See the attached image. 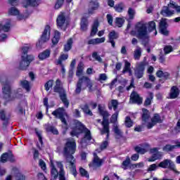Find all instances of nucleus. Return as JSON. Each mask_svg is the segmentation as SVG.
<instances>
[{
	"instance_id": "1",
	"label": "nucleus",
	"mask_w": 180,
	"mask_h": 180,
	"mask_svg": "<svg viewBox=\"0 0 180 180\" xmlns=\"http://www.w3.org/2000/svg\"><path fill=\"white\" fill-rule=\"evenodd\" d=\"M0 84L1 85L2 96L6 102H11V101H13L15 98H20V96H22L23 91L22 89H18L15 96L12 95L11 82L8 80L6 77H1L0 78Z\"/></svg>"
},
{
	"instance_id": "2",
	"label": "nucleus",
	"mask_w": 180,
	"mask_h": 180,
	"mask_svg": "<svg viewBox=\"0 0 180 180\" xmlns=\"http://www.w3.org/2000/svg\"><path fill=\"white\" fill-rule=\"evenodd\" d=\"M98 112L100 116H102L103 121L101 122V125L103 128L101 129V134L103 136V134H106L105 140L108 141L109 140V136L110 134V122H109V112L105 110V108L101 105H98Z\"/></svg>"
},
{
	"instance_id": "3",
	"label": "nucleus",
	"mask_w": 180,
	"mask_h": 180,
	"mask_svg": "<svg viewBox=\"0 0 180 180\" xmlns=\"http://www.w3.org/2000/svg\"><path fill=\"white\" fill-rule=\"evenodd\" d=\"M75 151H77V142L67 139L63 148V155L68 161H75V158H74Z\"/></svg>"
},
{
	"instance_id": "4",
	"label": "nucleus",
	"mask_w": 180,
	"mask_h": 180,
	"mask_svg": "<svg viewBox=\"0 0 180 180\" xmlns=\"http://www.w3.org/2000/svg\"><path fill=\"white\" fill-rule=\"evenodd\" d=\"M140 25H136V37L137 39L142 40V44L146 47L148 44V32L147 26L144 23L139 22Z\"/></svg>"
},
{
	"instance_id": "5",
	"label": "nucleus",
	"mask_w": 180,
	"mask_h": 180,
	"mask_svg": "<svg viewBox=\"0 0 180 180\" xmlns=\"http://www.w3.org/2000/svg\"><path fill=\"white\" fill-rule=\"evenodd\" d=\"M60 84L61 81L58 79L56 82V85L53 86V92H55V94H58L60 101H62L65 108H68V106H70V101H68V99L67 98L65 89H64V87H63Z\"/></svg>"
},
{
	"instance_id": "6",
	"label": "nucleus",
	"mask_w": 180,
	"mask_h": 180,
	"mask_svg": "<svg viewBox=\"0 0 180 180\" xmlns=\"http://www.w3.org/2000/svg\"><path fill=\"white\" fill-rule=\"evenodd\" d=\"M32 49L30 44H25L23 46V70H27L30 63L34 61V56L33 54H27L29 51Z\"/></svg>"
},
{
	"instance_id": "7",
	"label": "nucleus",
	"mask_w": 180,
	"mask_h": 180,
	"mask_svg": "<svg viewBox=\"0 0 180 180\" xmlns=\"http://www.w3.org/2000/svg\"><path fill=\"white\" fill-rule=\"evenodd\" d=\"M90 82L91 79L86 76H83L79 78L76 84L75 93L77 95H79V94H81V91L86 89V86H90V88H92V84H90Z\"/></svg>"
},
{
	"instance_id": "8",
	"label": "nucleus",
	"mask_w": 180,
	"mask_h": 180,
	"mask_svg": "<svg viewBox=\"0 0 180 180\" xmlns=\"http://www.w3.org/2000/svg\"><path fill=\"white\" fill-rule=\"evenodd\" d=\"M51 32V27H50L49 25H46L44 27V31L42 32V34L39 39L38 42H37L36 46L37 47H39V49H41L43 47V44L44 43H47L49 40H50V34Z\"/></svg>"
},
{
	"instance_id": "9",
	"label": "nucleus",
	"mask_w": 180,
	"mask_h": 180,
	"mask_svg": "<svg viewBox=\"0 0 180 180\" xmlns=\"http://www.w3.org/2000/svg\"><path fill=\"white\" fill-rule=\"evenodd\" d=\"M56 26L58 29H61L65 32L68 26V22L67 21V18L65 17V13L60 12L56 18Z\"/></svg>"
},
{
	"instance_id": "10",
	"label": "nucleus",
	"mask_w": 180,
	"mask_h": 180,
	"mask_svg": "<svg viewBox=\"0 0 180 180\" xmlns=\"http://www.w3.org/2000/svg\"><path fill=\"white\" fill-rule=\"evenodd\" d=\"M51 115H53V116H55L56 119H60L61 122L65 124V126H68L67 120H65V109H64V108H58L52 112Z\"/></svg>"
},
{
	"instance_id": "11",
	"label": "nucleus",
	"mask_w": 180,
	"mask_h": 180,
	"mask_svg": "<svg viewBox=\"0 0 180 180\" xmlns=\"http://www.w3.org/2000/svg\"><path fill=\"white\" fill-rule=\"evenodd\" d=\"M93 155V160L89 164V167L90 168H94V169H96V168H101V167L103 165V162H105V160H103V159H100L99 156H98V154L96 153H94Z\"/></svg>"
},
{
	"instance_id": "12",
	"label": "nucleus",
	"mask_w": 180,
	"mask_h": 180,
	"mask_svg": "<svg viewBox=\"0 0 180 180\" xmlns=\"http://www.w3.org/2000/svg\"><path fill=\"white\" fill-rule=\"evenodd\" d=\"M12 21L11 20H6V24L4 25H2L1 23H0V32L1 30H4V32H9L11 30V25ZM8 39V36L6 34H0V41H6Z\"/></svg>"
},
{
	"instance_id": "13",
	"label": "nucleus",
	"mask_w": 180,
	"mask_h": 180,
	"mask_svg": "<svg viewBox=\"0 0 180 180\" xmlns=\"http://www.w3.org/2000/svg\"><path fill=\"white\" fill-rule=\"evenodd\" d=\"M88 128L84 125L82 122H79L78 126L74 127L72 131H70V135L72 137H78L79 134H82V133H84Z\"/></svg>"
},
{
	"instance_id": "14",
	"label": "nucleus",
	"mask_w": 180,
	"mask_h": 180,
	"mask_svg": "<svg viewBox=\"0 0 180 180\" xmlns=\"http://www.w3.org/2000/svg\"><path fill=\"white\" fill-rule=\"evenodd\" d=\"M146 65H147V63H146V62H141L136 67V70H135V77L138 79H140V78H143V76L144 75V71H146Z\"/></svg>"
},
{
	"instance_id": "15",
	"label": "nucleus",
	"mask_w": 180,
	"mask_h": 180,
	"mask_svg": "<svg viewBox=\"0 0 180 180\" xmlns=\"http://www.w3.org/2000/svg\"><path fill=\"white\" fill-rule=\"evenodd\" d=\"M158 123H162V120L161 119L160 114L155 113L153 117L151 118V122L147 123L146 127L150 130V129H153Z\"/></svg>"
},
{
	"instance_id": "16",
	"label": "nucleus",
	"mask_w": 180,
	"mask_h": 180,
	"mask_svg": "<svg viewBox=\"0 0 180 180\" xmlns=\"http://www.w3.org/2000/svg\"><path fill=\"white\" fill-rule=\"evenodd\" d=\"M168 27V22H167V18H162L159 23V29L162 34L165 36H168L169 32L167 30Z\"/></svg>"
},
{
	"instance_id": "17",
	"label": "nucleus",
	"mask_w": 180,
	"mask_h": 180,
	"mask_svg": "<svg viewBox=\"0 0 180 180\" xmlns=\"http://www.w3.org/2000/svg\"><path fill=\"white\" fill-rule=\"evenodd\" d=\"M130 101H131L132 103L141 105V103H143V97L140 96V94L136 91H133L130 96Z\"/></svg>"
},
{
	"instance_id": "18",
	"label": "nucleus",
	"mask_w": 180,
	"mask_h": 180,
	"mask_svg": "<svg viewBox=\"0 0 180 180\" xmlns=\"http://www.w3.org/2000/svg\"><path fill=\"white\" fill-rule=\"evenodd\" d=\"M99 6L100 5L98 1H90L89 4L88 14L94 15V13H95V11H98V9H99Z\"/></svg>"
},
{
	"instance_id": "19",
	"label": "nucleus",
	"mask_w": 180,
	"mask_h": 180,
	"mask_svg": "<svg viewBox=\"0 0 180 180\" xmlns=\"http://www.w3.org/2000/svg\"><path fill=\"white\" fill-rule=\"evenodd\" d=\"M179 94L180 90L177 86H172L169 93V99H176L179 96Z\"/></svg>"
},
{
	"instance_id": "20",
	"label": "nucleus",
	"mask_w": 180,
	"mask_h": 180,
	"mask_svg": "<svg viewBox=\"0 0 180 180\" xmlns=\"http://www.w3.org/2000/svg\"><path fill=\"white\" fill-rule=\"evenodd\" d=\"M51 54V51H50V49H46L44 51L39 53L38 58L39 61H44V60H47V58H50Z\"/></svg>"
},
{
	"instance_id": "21",
	"label": "nucleus",
	"mask_w": 180,
	"mask_h": 180,
	"mask_svg": "<svg viewBox=\"0 0 180 180\" xmlns=\"http://www.w3.org/2000/svg\"><path fill=\"white\" fill-rule=\"evenodd\" d=\"M84 133V136L82 138V143L86 144L88 141H91L92 140V134L91 133V130L89 129H86Z\"/></svg>"
},
{
	"instance_id": "22",
	"label": "nucleus",
	"mask_w": 180,
	"mask_h": 180,
	"mask_svg": "<svg viewBox=\"0 0 180 180\" xmlns=\"http://www.w3.org/2000/svg\"><path fill=\"white\" fill-rule=\"evenodd\" d=\"M160 168H170L172 169L174 167V163L170 160L166 159L160 162L158 165Z\"/></svg>"
},
{
	"instance_id": "23",
	"label": "nucleus",
	"mask_w": 180,
	"mask_h": 180,
	"mask_svg": "<svg viewBox=\"0 0 180 180\" xmlns=\"http://www.w3.org/2000/svg\"><path fill=\"white\" fill-rule=\"evenodd\" d=\"M50 162L51 175L53 176V179H57V178H58V170L56 168V165H54V162L53 160H51Z\"/></svg>"
},
{
	"instance_id": "24",
	"label": "nucleus",
	"mask_w": 180,
	"mask_h": 180,
	"mask_svg": "<svg viewBox=\"0 0 180 180\" xmlns=\"http://www.w3.org/2000/svg\"><path fill=\"white\" fill-rule=\"evenodd\" d=\"M1 162H6V161H11L13 162L15 159L13 158V155L11 153H5L1 157Z\"/></svg>"
},
{
	"instance_id": "25",
	"label": "nucleus",
	"mask_w": 180,
	"mask_h": 180,
	"mask_svg": "<svg viewBox=\"0 0 180 180\" xmlns=\"http://www.w3.org/2000/svg\"><path fill=\"white\" fill-rule=\"evenodd\" d=\"M80 30L82 32H86L88 30V18L82 17L80 22Z\"/></svg>"
},
{
	"instance_id": "26",
	"label": "nucleus",
	"mask_w": 180,
	"mask_h": 180,
	"mask_svg": "<svg viewBox=\"0 0 180 180\" xmlns=\"http://www.w3.org/2000/svg\"><path fill=\"white\" fill-rule=\"evenodd\" d=\"M142 122L147 123L150 120V111L147 108H142Z\"/></svg>"
},
{
	"instance_id": "27",
	"label": "nucleus",
	"mask_w": 180,
	"mask_h": 180,
	"mask_svg": "<svg viewBox=\"0 0 180 180\" xmlns=\"http://www.w3.org/2000/svg\"><path fill=\"white\" fill-rule=\"evenodd\" d=\"M81 109L84 115H86L87 116H94V113H92V111L91 109H89V103H85L84 105H82Z\"/></svg>"
},
{
	"instance_id": "28",
	"label": "nucleus",
	"mask_w": 180,
	"mask_h": 180,
	"mask_svg": "<svg viewBox=\"0 0 180 180\" xmlns=\"http://www.w3.org/2000/svg\"><path fill=\"white\" fill-rule=\"evenodd\" d=\"M39 4L40 0H26L24 8H27V6H32V8H34L39 6Z\"/></svg>"
},
{
	"instance_id": "29",
	"label": "nucleus",
	"mask_w": 180,
	"mask_h": 180,
	"mask_svg": "<svg viewBox=\"0 0 180 180\" xmlns=\"http://www.w3.org/2000/svg\"><path fill=\"white\" fill-rule=\"evenodd\" d=\"M74 43V41L72 40V38H70L68 39L67 43L64 45L63 51L65 53H68L71 49H72V44Z\"/></svg>"
},
{
	"instance_id": "30",
	"label": "nucleus",
	"mask_w": 180,
	"mask_h": 180,
	"mask_svg": "<svg viewBox=\"0 0 180 180\" xmlns=\"http://www.w3.org/2000/svg\"><path fill=\"white\" fill-rule=\"evenodd\" d=\"M154 99V94L153 92H149L148 96L146 97L145 101H144V106H150L151 105L153 100Z\"/></svg>"
},
{
	"instance_id": "31",
	"label": "nucleus",
	"mask_w": 180,
	"mask_h": 180,
	"mask_svg": "<svg viewBox=\"0 0 180 180\" xmlns=\"http://www.w3.org/2000/svg\"><path fill=\"white\" fill-rule=\"evenodd\" d=\"M98 27H99V21L96 20L94 21L92 27H91V36L94 37L95 34L98 33Z\"/></svg>"
},
{
	"instance_id": "32",
	"label": "nucleus",
	"mask_w": 180,
	"mask_h": 180,
	"mask_svg": "<svg viewBox=\"0 0 180 180\" xmlns=\"http://www.w3.org/2000/svg\"><path fill=\"white\" fill-rule=\"evenodd\" d=\"M60 37H61V33L56 30L54 32V36L52 38V43L54 46H56V44H58V41H60Z\"/></svg>"
},
{
	"instance_id": "33",
	"label": "nucleus",
	"mask_w": 180,
	"mask_h": 180,
	"mask_svg": "<svg viewBox=\"0 0 180 180\" xmlns=\"http://www.w3.org/2000/svg\"><path fill=\"white\" fill-rule=\"evenodd\" d=\"M108 109L109 110H117V106H119V101L117 100L112 99L111 100V103H109L108 105Z\"/></svg>"
},
{
	"instance_id": "34",
	"label": "nucleus",
	"mask_w": 180,
	"mask_h": 180,
	"mask_svg": "<svg viewBox=\"0 0 180 180\" xmlns=\"http://www.w3.org/2000/svg\"><path fill=\"white\" fill-rule=\"evenodd\" d=\"M148 30L149 32H154L155 30V35H157V25L154 21H150L148 25Z\"/></svg>"
},
{
	"instance_id": "35",
	"label": "nucleus",
	"mask_w": 180,
	"mask_h": 180,
	"mask_svg": "<svg viewBox=\"0 0 180 180\" xmlns=\"http://www.w3.org/2000/svg\"><path fill=\"white\" fill-rule=\"evenodd\" d=\"M32 86H33V84L30 82L23 80V89L26 91V92H30L32 91Z\"/></svg>"
},
{
	"instance_id": "36",
	"label": "nucleus",
	"mask_w": 180,
	"mask_h": 180,
	"mask_svg": "<svg viewBox=\"0 0 180 180\" xmlns=\"http://www.w3.org/2000/svg\"><path fill=\"white\" fill-rule=\"evenodd\" d=\"M46 131L48 133H52V134H55L56 136H58V130L56 127L51 125L46 127Z\"/></svg>"
},
{
	"instance_id": "37",
	"label": "nucleus",
	"mask_w": 180,
	"mask_h": 180,
	"mask_svg": "<svg viewBox=\"0 0 180 180\" xmlns=\"http://www.w3.org/2000/svg\"><path fill=\"white\" fill-rule=\"evenodd\" d=\"M65 60H68V53H63L61 54L58 60L57 61V65H62L63 62L65 61Z\"/></svg>"
},
{
	"instance_id": "38",
	"label": "nucleus",
	"mask_w": 180,
	"mask_h": 180,
	"mask_svg": "<svg viewBox=\"0 0 180 180\" xmlns=\"http://www.w3.org/2000/svg\"><path fill=\"white\" fill-rule=\"evenodd\" d=\"M68 162L70 164V166L72 167V174L75 176V178H77V176L78 175V172H77V167L75 166V160H68Z\"/></svg>"
},
{
	"instance_id": "39",
	"label": "nucleus",
	"mask_w": 180,
	"mask_h": 180,
	"mask_svg": "<svg viewBox=\"0 0 180 180\" xmlns=\"http://www.w3.org/2000/svg\"><path fill=\"white\" fill-rule=\"evenodd\" d=\"M114 9L115 12H117L118 13H122V12L124 11V4L122 2L119 3L114 6Z\"/></svg>"
},
{
	"instance_id": "40",
	"label": "nucleus",
	"mask_w": 180,
	"mask_h": 180,
	"mask_svg": "<svg viewBox=\"0 0 180 180\" xmlns=\"http://www.w3.org/2000/svg\"><path fill=\"white\" fill-rule=\"evenodd\" d=\"M124 124H125V127H127V129H130V127H133V120H131V118L130 117V116H127L125 117V121H124Z\"/></svg>"
},
{
	"instance_id": "41",
	"label": "nucleus",
	"mask_w": 180,
	"mask_h": 180,
	"mask_svg": "<svg viewBox=\"0 0 180 180\" xmlns=\"http://www.w3.org/2000/svg\"><path fill=\"white\" fill-rule=\"evenodd\" d=\"M114 133L116 134L115 139H123V132L119 129V127L115 126L114 127Z\"/></svg>"
},
{
	"instance_id": "42",
	"label": "nucleus",
	"mask_w": 180,
	"mask_h": 180,
	"mask_svg": "<svg viewBox=\"0 0 180 180\" xmlns=\"http://www.w3.org/2000/svg\"><path fill=\"white\" fill-rule=\"evenodd\" d=\"M134 151H136V153H137V154H141V155H143V154H146V153H147V149L144 148H141L139 146H136L134 147Z\"/></svg>"
},
{
	"instance_id": "43",
	"label": "nucleus",
	"mask_w": 180,
	"mask_h": 180,
	"mask_svg": "<svg viewBox=\"0 0 180 180\" xmlns=\"http://www.w3.org/2000/svg\"><path fill=\"white\" fill-rule=\"evenodd\" d=\"M127 13H128V15H129V20H133V19H134V16H136V10H134L131 7H129L128 8Z\"/></svg>"
},
{
	"instance_id": "44",
	"label": "nucleus",
	"mask_w": 180,
	"mask_h": 180,
	"mask_svg": "<svg viewBox=\"0 0 180 180\" xmlns=\"http://www.w3.org/2000/svg\"><path fill=\"white\" fill-rule=\"evenodd\" d=\"M119 39V34L116 33V31L112 30L108 34V40H116Z\"/></svg>"
},
{
	"instance_id": "45",
	"label": "nucleus",
	"mask_w": 180,
	"mask_h": 180,
	"mask_svg": "<svg viewBox=\"0 0 180 180\" xmlns=\"http://www.w3.org/2000/svg\"><path fill=\"white\" fill-rule=\"evenodd\" d=\"M131 164V161L130 160V158L127 156L126 160H124L122 163L123 169H127L129 165Z\"/></svg>"
},
{
	"instance_id": "46",
	"label": "nucleus",
	"mask_w": 180,
	"mask_h": 180,
	"mask_svg": "<svg viewBox=\"0 0 180 180\" xmlns=\"http://www.w3.org/2000/svg\"><path fill=\"white\" fill-rule=\"evenodd\" d=\"M141 57V48L138 46V49L134 51V58L135 60H140Z\"/></svg>"
},
{
	"instance_id": "47",
	"label": "nucleus",
	"mask_w": 180,
	"mask_h": 180,
	"mask_svg": "<svg viewBox=\"0 0 180 180\" xmlns=\"http://www.w3.org/2000/svg\"><path fill=\"white\" fill-rule=\"evenodd\" d=\"M8 14L11 15L12 16H18L19 15V10L15 7H11L8 10Z\"/></svg>"
},
{
	"instance_id": "48",
	"label": "nucleus",
	"mask_w": 180,
	"mask_h": 180,
	"mask_svg": "<svg viewBox=\"0 0 180 180\" xmlns=\"http://www.w3.org/2000/svg\"><path fill=\"white\" fill-rule=\"evenodd\" d=\"M34 131H35V134L37 135V136L39 139V141L41 146H43V144H44V143H43V136H41L42 131H38L37 129H35Z\"/></svg>"
},
{
	"instance_id": "49",
	"label": "nucleus",
	"mask_w": 180,
	"mask_h": 180,
	"mask_svg": "<svg viewBox=\"0 0 180 180\" xmlns=\"http://www.w3.org/2000/svg\"><path fill=\"white\" fill-rule=\"evenodd\" d=\"M163 151H167V153H169L172 151L173 150H175V146L174 145H171V144H166L163 148H162Z\"/></svg>"
},
{
	"instance_id": "50",
	"label": "nucleus",
	"mask_w": 180,
	"mask_h": 180,
	"mask_svg": "<svg viewBox=\"0 0 180 180\" xmlns=\"http://www.w3.org/2000/svg\"><path fill=\"white\" fill-rule=\"evenodd\" d=\"M79 172L81 176H83L85 178H89V174H88V171H86L83 167H79Z\"/></svg>"
},
{
	"instance_id": "51",
	"label": "nucleus",
	"mask_w": 180,
	"mask_h": 180,
	"mask_svg": "<svg viewBox=\"0 0 180 180\" xmlns=\"http://www.w3.org/2000/svg\"><path fill=\"white\" fill-rule=\"evenodd\" d=\"M130 67H131V64L130 63V62L126 60L124 69L122 70V74H126V72H127L128 71H130V70H131Z\"/></svg>"
},
{
	"instance_id": "52",
	"label": "nucleus",
	"mask_w": 180,
	"mask_h": 180,
	"mask_svg": "<svg viewBox=\"0 0 180 180\" xmlns=\"http://www.w3.org/2000/svg\"><path fill=\"white\" fill-rule=\"evenodd\" d=\"M115 25L118 27H122L123 25H124V19L122 18H115Z\"/></svg>"
},
{
	"instance_id": "53",
	"label": "nucleus",
	"mask_w": 180,
	"mask_h": 180,
	"mask_svg": "<svg viewBox=\"0 0 180 180\" xmlns=\"http://www.w3.org/2000/svg\"><path fill=\"white\" fill-rule=\"evenodd\" d=\"M53 79H50L45 83L44 88L46 91H50V88H53Z\"/></svg>"
},
{
	"instance_id": "54",
	"label": "nucleus",
	"mask_w": 180,
	"mask_h": 180,
	"mask_svg": "<svg viewBox=\"0 0 180 180\" xmlns=\"http://www.w3.org/2000/svg\"><path fill=\"white\" fill-rule=\"evenodd\" d=\"M64 5V0H56L55 3L54 8L58 10L60 9Z\"/></svg>"
},
{
	"instance_id": "55",
	"label": "nucleus",
	"mask_w": 180,
	"mask_h": 180,
	"mask_svg": "<svg viewBox=\"0 0 180 180\" xmlns=\"http://www.w3.org/2000/svg\"><path fill=\"white\" fill-rule=\"evenodd\" d=\"M160 158L158 156V153H153L150 158L148 159V162H154V161H157Z\"/></svg>"
},
{
	"instance_id": "56",
	"label": "nucleus",
	"mask_w": 180,
	"mask_h": 180,
	"mask_svg": "<svg viewBox=\"0 0 180 180\" xmlns=\"http://www.w3.org/2000/svg\"><path fill=\"white\" fill-rule=\"evenodd\" d=\"M164 51L165 54H169V53H172V51H174V49L171 45L165 46L164 47Z\"/></svg>"
},
{
	"instance_id": "57",
	"label": "nucleus",
	"mask_w": 180,
	"mask_h": 180,
	"mask_svg": "<svg viewBox=\"0 0 180 180\" xmlns=\"http://www.w3.org/2000/svg\"><path fill=\"white\" fill-rule=\"evenodd\" d=\"M108 146H109V141H103L100 146V150L101 151H103V150L108 148Z\"/></svg>"
},
{
	"instance_id": "58",
	"label": "nucleus",
	"mask_w": 180,
	"mask_h": 180,
	"mask_svg": "<svg viewBox=\"0 0 180 180\" xmlns=\"http://www.w3.org/2000/svg\"><path fill=\"white\" fill-rule=\"evenodd\" d=\"M117 116H119V112H115L110 118L111 123H116L117 122Z\"/></svg>"
},
{
	"instance_id": "59",
	"label": "nucleus",
	"mask_w": 180,
	"mask_h": 180,
	"mask_svg": "<svg viewBox=\"0 0 180 180\" xmlns=\"http://www.w3.org/2000/svg\"><path fill=\"white\" fill-rule=\"evenodd\" d=\"M39 165L40 168L42 169V171H46V169H47L46 162L41 159L39 160Z\"/></svg>"
},
{
	"instance_id": "60",
	"label": "nucleus",
	"mask_w": 180,
	"mask_h": 180,
	"mask_svg": "<svg viewBox=\"0 0 180 180\" xmlns=\"http://www.w3.org/2000/svg\"><path fill=\"white\" fill-rule=\"evenodd\" d=\"M92 57L93 58H95L96 61H98V63H102V58L98 55V52H93Z\"/></svg>"
},
{
	"instance_id": "61",
	"label": "nucleus",
	"mask_w": 180,
	"mask_h": 180,
	"mask_svg": "<svg viewBox=\"0 0 180 180\" xmlns=\"http://www.w3.org/2000/svg\"><path fill=\"white\" fill-rule=\"evenodd\" d=\"M106 18L108 25H110V26H113V16L110 14H107Z\"/></svg>"
},
{
	"instance_id": "62",
	"label": "nucleus",
	"mask_w": 180,
	"mask_h": 180,
	"mask_svg": "<svg viewBox=\"0 0 180 180\" xmlns=\"http://www.w3.org/2000/svg\"><path fill=\"white\" fill-rule=\"evenodd\" d=\"M105 40H106V38H105V37H103L101 38H96V44H101V43H105Z\"/></svg>"
},
{
	"instance_id": "63",
	"label": "nucleus",
	"mask_w": 180,
	"mask_h": 180,
	"mask_svg": "<svg viewBox=\"0 0 180 180\" xmlns=\"http://www.w3.org/2000/svg\"><path fill=\"white\" fill-rule=\"evenodd\" d=\"M108 79V76H106V74L102 73L99 75L98 81H106Z\"/></svg>"
},
{
	"instance_id": "64",
	"label": "nucleus",
	"mask_w": 180,
	"mask_h": 180,
	"mask_svg": "<svg viewBox=\"0 0 180 180\" xmlns=\"http://www.w3.org/2000/svg\"><path fill=\"white\" fill-rule=\"evenodd\" d=\"M84 70L82 69V66L80 65H78L77 70L76 72L77 75H81L83 72Z\"/></svg>"
}]
</instances>
